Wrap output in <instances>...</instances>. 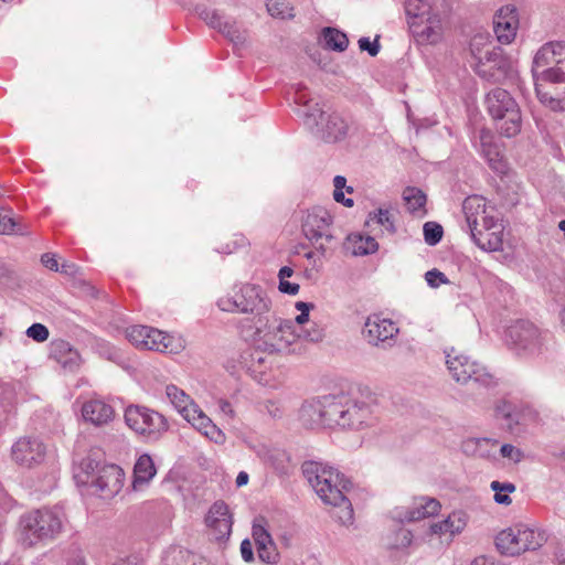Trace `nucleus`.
Returning a JSON list of instances; mask_svg holds the SVG:
<instances>
[{
	"mask_svg": "<svg viewBox=\"0 0 565 565\" xmlns=\"http://www.w3.org/2000/svg\"><path fill=\"white\" fill-rule=\"evenodd\" d=\"M217 404H218V408H220L222 414H224V415H226V416H228L231 418L234 417L235 413H234L232 404L228 401L220 399L217 402Z\"/></svg>",
	"mask_w": 565,
	"mask_h": 565,
	"instance_id": "69168bd1",
	"label": "nucleus"
},
{
	"mask_svg": "<svg viewBox=\"0 0 565 565\" xmlns=\"http://www.w3.org/2000/svg\"><path fill=\"white\" fill-rule=\"evenodd\" d=\"M494 142V136L491 130L487 128H481L475 132L472 137V145L475 149L479 152L486 147H490Z\"/></svg>",
	"mask_w": 565,
	"mask_h": 565,
	"instance_id": "09e8293b",
	"label": "nucleus"
},
{
	"mask_svg": "<svg viewBox=\"0 0 565 565\" xmlns=\"http://www.w3.org/2000/svg\"><path fill=\"white\" fill-rule=\"evenodd\" d=\"M359 47L361 51H366L371 56H376L380 52L377 38L373 42L369 38H361L359 40Z\"/></svg>",
	"mask_w": 565,
	"mask_h": 565,
	"instance_id": "6e6d98bb",
	"label": "nucleus"
},
{
	"mask_svg": "<svg viewBox=\"0 0 565 565\" xmlns=\"http://www.w3.org/2000/svg\"><path fill=\"white\" fill-rule=\"evenodd\" d=\"M479 228L481 230H499L503 228L502 224L499 223L498 218L487 214V212L480 218Z\"/></svg>",
	"mask_w": 565,
	"mask_h": 565,
	"instance_id": "4d7b16f0",
	"label": "nucleus"
},
{
	"mask_svg": "<svg viewBox=\"0 0 565 565\" xmlns=\"http://www.w3.org/2000/svg\"><path fill=\"white\" fill-rule=\"evenodd\" d=\"M330 428L360 430L374 424L369 404L347 394L332 395Z\"/></svg>",
	"mask_w": 565,
	"mask_h": 565,
	"instance_id": "39448f33",
	"label": "nucleus"
},
{
	"mask_svg": "<svg viewBox=\"0 0 565 565\" xmlns=\"http://www.w3.org/2000/svg\"><path fill=\"white\" fill-rule=\"evenodd\" d=\"M302 472L320 499L339 509L334 515L337 520L342 525L352 524L353 508L345 495L352 483L332 467L316 461L305 462Z\"/></svg>",
	"mask_w": 565,
	"mask_h": 565,
	"instance_id": "f03ea898",
	"label": "nucleus"
},
{
	"mask_svg": "<svg viewBox=\"0 0 565 565\" xmlns=\"http://www.w3.org/2000/svg\"><path fill=\"white\" fill-rule=\"evenodd\" d=\"M26 335L36 342H44L49 339V329L42 323H33L26 329Z\"/></svg>",
	"mask_w": 565,
	"mask_h": 565,
	"instance_id": "603ef678",
	"label": "nucleus"
},
{
	"mask_svg": "<svg viewBox=\"0 0 565 565\" xmlns=\"http://www.w3.org/2000/svg\"><path fill=\"white\" fill-rule=\"evenodd\" d=\"M156 473L157 469L152 458L148 454L141 455L134 467V490H140L143 486L148 484Z\"/></svg>",
	"mask_w": 565,
	"mask_h": 565,
	"instance_id": "2f4dec72",
	"label": "nucleus"
},
{
	"mask_svg": "<svg viewBox=\"0 0 565 565\" xmlns=\"http://www.w3.org/2000/svg\"><path fill=\"white\" fill-rule=\"evenodd\" d=\"M205 523L214 540L228 539L232 532V516L227 504L223 501L213 503L205 518Z\"/></svg>",
	"mask_w": 565,
	"mask_h": 565,
	"instance_id": "412c9836",
	"label": "nucleus"
},
{
	"mask_svg": "<svg viewBox=\"0 0 565 565\" xmlns=\"http://www.w3.org/2000/svg\"><path fill=\"white\" fill-rule=\"evenodd\" d=\"M99 461L92 458V456L85 457L79 463V473H76V478L79 482L84 484H89L90 480L96 477L95 472L98 475V469H100Z\"/></svg>",
	"mask_w": 565,
	"mask_h": 565,
	"instance_id": "79ce46f5",
	"label": "nucleus"
},
{
	"mask_svg": "<svg viewBox=\"0 0 565 565\" xmlns=\"http://www.w3.org/2000/svg\"><path fill=\"white\" fill-rule=\"evenodd\" d=\"M322 36L324 45L332 51L343 52L348 47L347 34L334 28H324Z\"/></svg>",
	"mask_w": 565,
	"mask_h": 565,
	"instance_id": "f704fd0d",
	"label": "nucleus"
},
{
	"mask_svg": "<svg viewBox=\"0 0 565 565\" xmlns=\"http://www.w3.org/2000/svg\"><path fill=\"white\" fill-rule=\"evenodd\" d=\"M89 484L95 488V492L99 497L110 499L121 490L124 472L117 465H104L98 469V475L90 480Z\"/></svg>",
	"mask_w": 565,
	"mask_h": 565,
	"instance_id": "a211bd4d",
	"label": "nucleus"
},
{
	"mask_svg": "<svg viewBox=\"0 0 565 565\" xmlns=\"http://www.w3.org/2000/svg\"><path fill=\"white\" fill-rule=\"evenodd\" d=\"M539 100L553 111L565 110V41H551L536 52L532 67Z\"/></svg>",
	"mask_w": 565,
	"mask_h": 565,
	"instance_id": "f257e3e1",
	"label": "nucleus"
},
{
	"mask_svg": "<svg viewBox=\"0 0 565 565\" xmlns=\"http://www.w3.org/2000/svg\"><path fill=\"white\" fill-rule=\"evenodd\" d=\"M126 338L140 350L175 352L179 348L174 344L172 335L148 326H131L127 328Z\"/></svg>",
	"mask_w": 565,
	"mask_h": 565,
	"instance_id": "4468645a",
	"label": "nucleus"
},
{
	"mask_svg": "<svg viewBox=\"0 0 565 565\" xmlns=\"http://www.w3.org/2000/svg\"><path fill=\"white\" fill-rule=\"evenodd\" d=\"M548 332L527 320H518L508 327L505 342L521 358L539 355L547 342Z\"/></svg>",
	"mask_w": 565,
	"mask_h": 565,
	"instance_id": "6e6552de",
	"label": "nucleus"
},
{
	"mask_svg": "<svg viewBox=\"0 0 565 565\" xmlns=\"http://www.w3.org/2000/svg\"><path fill=\"white\" fill-rule=\"evenodd\" d=\"M498 445L495 439L478 438V457L486 459L494 457Z\"/></svg>",
	"mask_w": 565,
	"mask_h": 565,
	"instance_id": "8fccbe9b",
	"label": "nucleus"
},
{
	"mask_svg": "<svg viewBox=\"0 0 565 565\" xmlns=\"http://www.w3.org/2000/svg\"><path fill=\"white\" fill-rule=\"evenodd\" d=\"M494 414L498 419L504 420V425L509 429H513L519 424L520 415L513 404L507 401H500L497 403Z\"/></svg>",
	"mask_w": 565,
	"mask_h": 565,
	"instance_id": "72a5a7b5",
	"label": "nucleus"
},
{
	"mask_svg": "<svg viewBox=\"0 0 565 565\" xmlns=\"http://www.w3.org/2000/svg\"><path fill=\"white\" fill-rule=\"evenodd\" d=\"M519 26V18L513 6H504L497 12L493 20V31L502 44L511 43Z\"/></svg>",
	"mask_w": 565,
	"mask_h": 565,
	"instance_id": "5701e85b",
	"label": "nucleus"
},
{
	"mask_svg": "<svg viewBox=\"0 0 565 565\" xmlns=\"http://www.w3.org/2000/svg\"><path fill=\"white\" fill-rule=\"evenodd\" d=\"M331 224L330 213L321 206L308 210L302 217L301 231L321 255L327 252L322 241L330 242L333 238L330 233Z\"/></svg>",
	"mask_w": 565,
	"mask_h": 565,
	"instance_id": "ddd939ff",
	"label": "nucleus"
},
{
	"mask_svg": "<svg viewBox=\"0 0 565 565\" xmlns=\"http://www.w3.org/2000/svg\"><path fill=\"white\" fill-rule=\"evenodd\" d=\"M471 53L477 60L476 72L481 77L489 81H498L505 73L507 61L500 49L487 50L482 54L481 51H475V43H472Z\"/></svg>",
	"mask_w": 565,
	"mask_h": 565,
	"instance_id": "6ab92c4d",
	"label": "nucleus"
},
{
	"mask_svg": "<svg viewBox=\"0 0 565 565\" xmlns=\"http://www.w3.org/2000/svg\"><path fill=\"white\" fill-rule=\"evenodd\" d=\"M440 510V503L434 498H419L409 508H396L394 519L399 522H415L433 516Z\"/></svg>",
	"mask_w": 565,
	"mask_h": 565,
	"instance_id": "4be33fe9",
	"label": "nucleus"
},
{
	"mask_svg": "<svg viewBox=\"0 0 565 565\" xmlns=\"http://www.w3.org/2000/svg\"><path fill=\"white\" fill-rule=\"evenodd\" d=\"M20 286V279L14 269L0 262V288L14 289Z\"/></svg>",
	"mask_w": 565,
	"mask_h": 565,
	"instance_id": "c03bdc74",
	"label": "nucleus"
},
{
	"mask_svg": "<svg viewBox=\"0 0 565 565\" xmlns=\"http://www.w3.org/2000/svg\"><path fill=\"white\" fill-rule=\"evenodd\" d=\"M486 105L489 115L498 121L502 135L511 138L521 131V110L508 90L500 87L490 90L486 96Z\"/></svg>",
	"mask_w": 565,
	"mask_h": 565,
	"instance_id": "0eeeda50",
	"label": "nucleus"
},
{
	"mask_svg": "<svg viewBox=\"0 0 565 565\" xmlns=\"http://www.w3.org/2000/svg\"><path fill=\"white\" fill-rule=\"evenodd\" d=\"M241 554L245 562H252L254 559L253 545L248 539L241 543Z\"/></svg>",
	"mask_w": 565,
	"mask_h": 565,
	"instance_id": "0e129e2a",
	"label": "nucleus"
},
{
	"mask_svg": "<svg viewBox=\"0 0 565 565\" xmlns=\"http://www.w3.org/2000/svg\"><path fill=\"white\" fill-rule=\"evenodd\" d=\"M425 279L428 286L431 288H437L440 285L449 284V279L447 278V276L436 268L428 270L425 274Z\"/></svg>",
	"mask_w": 565,
	"mask_h": 565,
	"instance_id": "864d4df0",
	"label": "nucleus"
},
{
	"mask_svg": "<svg viewBox=\"0 0 565 565\" xmlns=\"http://www.w3.org/2000/svg\"><path fill=\"white\" fill-rule=\"evenodd\" d=\"M349 239L353 245V255L364 256L373 254L379 249V244L372 236L353 235Z\"/></svg>",
	"mask_w": 565,
	"mask_h": 565,
	"instance_id": "4c0bfd02",
	"label": "nucleus"
},
{
	"mask_svg": "<svg viewBox=\"0 0 565 565\" xmlns=\"http://www.w3.org/2000/svg\"><path fill=\"white\" fill-rule=\"evenodd\" d=\"M333 199L337 202L342 203L343 205H345L348 207L353 206V200L352 199H345L344 198V193H343L342 190H334L333 191Z\"/></svg>",
	"mask_w": 565,
	"mask_h": 565,
	"instance_id": "338daca9",
	"label": "nucleus"
},
{
	"mask_svg": "<svg viewBox=\"0 0 565 565\" xmlns=\"http://www.w3.org/2000/svg\"><path fill=\"white\" fill-rule=\"evenodd\" d=\"M370 220L383 226L388 233H395L393 215L386 209H379L374 214H370Z\"/></svg>",
	"mask_w": 565,
	"mask_h": 565,
	"instance_id": "de8ad7c7",
	"label": "nucleus"
},
{
	"mask_svg": "<svg viewBox=\"0 0 565 565\" xmlns=\"http://www.w3.org/2000/svg\"><path fill=\"white\" fill-rule=\"evenodd\" d=\"M479 153L487 160L489 167L493 171L498 173H505L507 163L495 142L490 145V147H486L484 149L479 151Z\"/></svg>",
	"mask_w": 565,
	"mask_h": 565,
	"instance_id": "e433bc0d",
	"label": "nucleus"
},
{
	"mask_svg": "<svg viewBox=\"0 0 565 565\" xmlns=\"http://www.w3.org/2000/svg\"><path fill=\"white\" fill-rule=\"evenodd\" d=\"M312 99L309 97L306 88L298 87L295 94V103L302 107L300 115L305 118V113L313 110L316 107H320L318 103L311 105Z\"/></svg>",
	"mask_w": 565,
	"mask_h": 565,
	"instance_id": "3c124183",
	"label": "nucleus"
},
{
	"mask_svg": "<svg viewBox=\"0 0 565 565\" xmlns=\"http://www.w3.org/2000/svg\"><path fill=\"white\" fill-rule=\"evenodd\" d=\"M253 539L256 544L259 559L267 564L276 563L278 559V553L276 551L275 543L263 525H253Z\"/></svg>",
	"mask_w": 565,
	"mask_h": 565,
	"instance_id": "cd10ccee",
	"label": "nucleus"
},
{
	"mask_svg": "<svg viewBox=\"0 0 565 565\" xmlns=\"http://www.w3.org/2000/svg\"><path fill=\"white\" fill-rule=\"evenodd\" d=\"M266 8L274 18L292 19L295 17L294 7L288 0H267Z\"/></svg>",
	"mask_w": 565,
	"mask_h": 565,
	"instance_id": "a19ab883",
	"label": "nucleus"
},
{
	"mask_svg": "<svg viewBox=\"0 0 565 565\" xmlns=\"http://www.w3.org/2000/svg\"><path fill=\"white\" fill-rule=\"evenodd\" d=\"M0 234H23L20 225L10 215V212L4 211L3 209H0Z\"/></svg>",
	"mask_w": 565,
	"mask_h": 565,
	"instance_id": "a18cd8bd",
	"label": "nucleus"
},
{
	"mask_svg": "<svg viewBox=\"0 0 565 565\" xmlns=\"http://www.w3.org/2000/svg\"><path fill=\"white\" fill-rule=\"evenodd\" d=\"M12 459L22 467L31 468L44 461L45 445L36 437H22L11 448Z\"/></svg>",
	"mask_w": 565,
	"mask_h": 565,
	"instance_id": "dca6fc26",
	"label": "nucleus"
},
{
	"mask_svg": "<svg viewBox=\"0 0 565 565\" xmlns=\"http://www.w3.org/2000/svg\"><path fill=\"white\" fill-rule=\"evenodd\" d=\"M424 238H425V242L430 245V246H435L436 244H438L441 238H443V234H444V230H443V226L439 225L438 223L436 222H426L424 224Z\"/></svg>",
	"mask_w": 565,
	"mask_h": 565,
	"instance_id": "49530a36",
	"label": "nucleus"
},
{
	"mask_svg": "<svg viewBox=\"0 0 565 565\" xmlns=\"http://www.w3.org/2000/svg\"><path fill=\"white\" fill-rule=\"evenodd\" d=\"M216 305L224 312L252 315L253 324L255 320L274 312L267 291L262 286L249 282L235 285L231 292L218 298Z\"/></svg>",
	"mask_w": 565,
	"mask_h": 565,
	"instance_id": "20e7f679",
	"label": "nucleus"
},
{
	"mask_svg": "<svg viewBox=\"0 0 565 565\" xmlns=\"http://www.w3.org/2000/svg\"><path fill=\"white\" fill-rule=\"evenodd\" d=\"M413 541V534L411 531L401 529L396 533V545L398 547H407L412 544Z\"/></svg>",
	"mask_w": 565,
	"mask_h": 565,
	"instance_id": "bf43d9fd",
	"label": "nucleus"
},
{
	"mask_svg": "<svg viewBox=\"0 0 565 565\" xmlns=\"http://www.w3.org/2000/svg\"><path fill=\"white\" fill-rule=\"evenodd\" d=\"M300 286L296 282H290L287 279L279 281V291L287 295H297Z\"/></svg>",
	"mask_w": 565,
	"mask_h": 565,
	"instance_id": "e2e57ef3",
	"label": "nucleus"
},
{
	"mask_svg": "<svg viewBox=\"0 0 565 565\" xmlns=\"http://www.w3.org/2000/svg\"><path fill=\"white\" fill-rule=\"evenodd\" d=\"M332 395L306 401L299 408L298 417L302 426L307 428H330Z\"/></svg>",
	"mask_w": 565,
	"mask_h": 565,
	"instance_id": "2eb2a0df",
	"label": "nucleus"
},
{
	"mask_svg": "<svg viewBox=\"0 0 565 565\" xmlns=\"http://www.w3.org/2000/svg\"><path fill=\"white\" fill-rule=\"evenodd\" d=\"M189 417L184 419L190 423L196 430L207 437L210 440L221 444L225 440L223 431L210 419L209 416L198 406L193 405L190 409Z\"/></svg>",
	"mask_w": 565,
	"mask_h": 565,
	"instance_id": "a878e982",
	"label": "nucleus"
},
{
	"mask_svg": "<svg viewBox=\"0 0 565 565\" xmlns=\"http://www.w3.org/2000/svg\"><path fill=\"white\" fill-rule=\"evenodd\" d=\"M467 524V515L462 511L450 513L445 520L430 525L431 534H449L454 536L460 533Z\"/></svg>",
	"mask_w": 565,
	"mask_h": 565,
	"instance_id": "7c9ffc66",
	"label": "nucleus"
},
{
	"mask_svg": "<svg viewBox=\"0 0 565 565\" xmlns=\"http://www.w3.org/2000/svg\"><path fill=\"white\" fill-rule=\"evenodd\" d=\"M462 450L468 456L478 457V438H469L462 443Z\"/></svg>",
	"mask_w": 565,
	"mask_h": 565,
	"instance_id": "680f3d73",
	"label": "nucleus"
},
{
	"mask_svg": "<svg viewBox=\"0 0 565 565\" xmlns=\"http://www.w3.org/2000/svg\"><path fill=\"white\" fill-rule=\"evenodd\" d=\"M411 33L418 44H436L443 38V24L439 14L433 13L420 20H408Z\"/></svg>",
	"mask_w": 565,
	"mask_h": 565,
	"instance_id": "aec40b11",
	"label": "nucleus"
},
{
	"mask_svg": "<svg viewBox=\"0 0 565 565\" xmlns=\"http://www.w3.org/2000/svg\"><path fill=\"white\" fill-rule=\"evenodd\" d=\"M398 331V327L391 319L372 315L366 318L362 333L367 343L377 347L380 344L392 345Z\"/></svg>",
	"mask_w": 565,
	"mask_h": 565,
	"instance_id": "f3484780",
	"label": "nucleus"
},
{
	"mask_svg": "<svg viewBox=\"0 0 565 565\" xmlns=\"http://www.w3.org/2000/svg\"><path fill=\"white\" fill-rule=\"evenodd\" d=\"M114 408L102 399L87 401L82 407L83 418L95 426L108 424L114 418Z\"/></svg>",
	"mask_w": 565,
	"mask_h": 565,
	"instance_id": "bb28decb",
	"label": "nucleus"
},
{
	"mask_svg": "<svg viewBox=\"0 0 565 565\" xmlns=\"http://www.w3.org/2000/svg\"><path fill=\"white\" fill-rule=\"evenodd\" d=\"M50 358L63 369L74 372L82 364V358L76 349L65 340H55L51 343Z\"/></svg>",
	"mask_w": 565,
	"mask_h": 565,
	"instance_id": "393cba45",
	"label": "nucleus"
},
{
	"mask_svg": "<svg viewBox=\"0 0 565 565\" xmlns=\"http://www.w3.org/2000/svg\"><path fill=\"white\" fill-rule=\"evenodd\" d=\"M462 212L469 232L477 230L480 225V218L487 212L486 200L479 195L468 196L462 203Z\"/></svg>",
	"mask_w": 565,
	"mask_h": 565,
	"instance_id": "c85d7f7f",
	"label": "nucleus"
},
{
	"mask_svg": "<svg viewBox=\"0 0 565 565\" xmlns=\"http://www.w3.org/2000/svg\"><path fill=\"white\" fill-rule=\"evenodd\" d=\"M127 426L146 441H158L168 430L169 422L159 412L140 405L125 409Z\"/></svg>",
	"mask_w": 565,
	"mask_h": 565,
	"instance_id": "9d476101",
	"label": "nucleus"
},
{
	"mask_svg": "<svg viewBox=\"0 0 565 565\" xmlns=\"http://www.w3.org/2000/svg\"><path fill=\"white\" fill-rule=\"evenodd\" d=\"M490 488L495 492L494 501L499 504H510L511 498L508 493L515 491V486L511 482L492 481Z\"/></svg>",
	"mask_w": 565,
	"mask_h": 565,
	"instance_id": "37998d69",
	"label": "nucleus"
},
{
	"mask_svg": "<svg viewBox=\"0 0 565 565\" xmlns=\"http://www.w3.org/2000/svg\"><path fill=\"white\" fill-rule=\"evenodd\" d=\"M479 153L487 160L489 167L493 171L498 173H505L507 163L495 142L490 145V147H486L484 149L479 151Z\"/></svg>",
	"mask_w": 565,
	"mask_h": 565,
	"instance_id": "c9c22d12",
	"label": "nucleus"
},
{
	"mask_svg": "<svg viewBox=\"0 0 565 565\" xmlns=\"http://www.w3.org/2000/svg\"><path fill=\"white\" fill-rule=\"evenodd\" d=\"M500 454L503 458H508L513 462H520L523 458V452L511 444H504L500 447Z\"/></svg>",
	"mask_w": 565,
	"mask_h": 565,
	"instance_id": "5fc2aeb1",
	"label": "nucleus"
},
{
	"mask_svg": "<svg viewBox=\"0 0 565 565\" xmlns=\"http://www.w3.org/2000/svg\"><path fill=\"white\" fill-rule=\"evenodd\" d=\"M403 199L411 213L423 210L426 204V194L417 188H406L403 192Z\"/></svg>",
	"mask_w": 565,
	"mask_h": 565,
	"instance_id": "58836bf2",
	"label": "nucleus"
},
{
	"mask_svg": "<svg viewBox=\"0 0 565 565\" xmlns=\"http://www.w3.org/2000/svg\"><path fill=\"white\" fill-rule=\"evenodd\" d=\"M305 126L327 142L342 140L349 132V124L342 116L326 115L321 107L305 113Z\"/></svg>",
	"mask_w": 565,
	"mask_h": 565,
	"instance_id": "9b49d317",
	"label": "nucleus"
},
{
	"mask_svg": "<svg viewBox=\"0 0 565 565\" xmlns=\"http://www.w3.org/2000/svg\"><path fill=\"white\" fill-rule=\"evenodd\" d=\"M41 263L44 267L49 268L50 270L58 271V269H60V265H58L55 254H52V253L43 254L41 256Z\"/></svg>",
	"mask_w": 565,
	"mask_h": 565,
	"instance_id": "052dcab7",
	"label": "nucleus"
},
{
	"mask_svg": "<svg viewBox=\"0 0 565 565\" xmlns=\"http://www.w3.org/2000/svg\"><path fill=\"white\" fill-rule=\"evenodd\" d=\"M260 411L266 412L269 416L276 418L281 416V411L278 404L271 399H267L259 404Z\"/></svg>",
	"mask_w": 565,
	"mask_h": 565,
	"instance_id": "13d9d810",
	"label": "nucleus"
},
{
	"mask_svg": "<svg viewBox=\"0 0 565 565\" xmlns=\"http://www.w3.org/2000/svg\"><path fill=\"white\" fill-rule=\"evenodd\" d=\"M166 395L183 418L189 417L190 409L193 405H196L183 390L174 384L166 386Z\"/></svg>",
	"mask_w": 565,
	"mask_h": 565,
	"instance_id": "473e14b6",
	"label": "nucleus"
},
{
	"mask_svg": "<svg viewBox=\"0 0 565 565\" xmlns=\"http://www.w3.org/2000/svg\"><path fill=\"white\" fill-rule=\"evenodd\" d=\"M113 565H139V562L136 556H129L126 558H119Z\"/></svg>",
	"mask_w": 565,
	"mask_h": 565,
	"instance_id": "774afa93",
	"label": "nucleus"
},
{
	"mask_svg": "<svg viewBox=\"0 0 565 565\" xmlns=\"http://www.w3.org/2000/svg\"><path fill=\"white\" fill-rule=\"evenodd\" d=\"M253 329L252 342L255 352L252 354V367H254V362L264 363L265 359L262 353L287 352L299 338L292 320L280 318L275 311L255 320Z\"/></svg>",
	"mask_w": 565,
	"mask_h": 565,
	"instance_id": "7ed1b4c3",
	"label": "nucleus"
},
{
	"mask_svg": "<svg viewBox=\"0 0 565 565\" xmlns=\"http://www.w3.org/2000/svg\"><path fill=\"white\" fill-rule=\"evenodd\" d=\"M446 364L451 377L461 384L470 381L489 386L493 377L486 367L469 356L457 352L455 349L446 352Z\"/></svg>",
	"mask_w": 565,
	"mask_h": 565,
	"instance_id": "f8f14e48",
	"label": "nucleus"
},
{
	"mask_svg": "<svg viewBox=\"0 0 565 565\" xmlns=\"http://www.w3.org/2000/svg\"><path fill=\"white\" fill-rule=\"evenodd\" d=\"M198 15L211 28L218 30L234 43L245 41L244 32H242L235 22L224 21L223 17L216 11L205 7H196Z\"/></svg>",
	"mask_w": 565,
	"mask_h": 565,
	"instance_id": "b1692460",
	"label": "nucleus"
},
{
	"mask_svg": "<svg viewBox=\"0 0 565 565\" xmlns=\"http://www.w3.org/2000/svg\"><path fill=\"white\" fill-rule=\"evenodd\" d=\"M65 515L58 508H44L32 511L21 519L25 540L30 545L46 543L56 539L63 531Z\"/></svg>",
	"mask_w": 565,
	"mask_h": 565,
	"instance_id": "423d86ee",
	"label": "nucleus"
},
{
	"mask_svg": "<svg viewBox=\"0 0 565 565\" xmlns=\"http://www.w3.org/2000/svg\"><path fill=\"white\" fill-rule=\"evenodd\" d=\"M405 12L408 20H420L434 13L430 3L426 0H407L405 2Z\"/></svg>",
	"mask_w": 565,
	"mask_h": 565,
	"instance_id": "ea45409f",
	"label": "nucleus"
},
{
	"mask_svg": "<svg viewBox=\"0 0 565 565\" xmlns=\"http://www.w3.org/2000/svg\"><path fill=\"white\" fill-rule=\"evenodd\" d=\"M546 541L545 531L516 525L501 531L495 537V546L502 554L515 556L527 551H535Z\"/></svg>",
	"mask_w": 565,
	"mask_h": 565,
	"instance_id": "1a4fd4ad",
	"label": "nucleus"
},
{
	"mask_svg": "<svg viewBox=\"0 0 565 565\" xmlns=\"http://www.w3.org/2000/svg\"><path fill=\"white\" fill-rule=\"evenodd\" d=\"M502 232L503 228L499 230H477L470 231V236L475 244L483 250L497 252L502 249Z\"/></svg>",
	"mask_w": 565,
	"mask_h": 565,
	"instance_id": "c756f323",
	"label": "nucleus"
}]
</instances>
